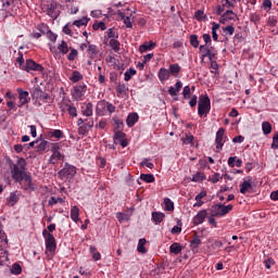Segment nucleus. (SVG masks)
I'll return each instance as SVG.
<instances>
[{
    "instance_id": "b1692460",
    "label": "nucleus",
    "mask_w": 278,
    "mask_h": 278,
    "mask_svg": "<svg viewBox=\"0 0 278 278\" xmlns=\"http://www.w3.org/2000/svg\"><path fill=\"white\" fill-rule=\"evenodd\" d=\"M181 251H182V248L180 243L175 242L169 247V253H172L173 255H179Z\"/></svg>"
},
{
    "instance_id": "cd10ccee",
    "label": "nucleus",
    "mask_w": 278,
    "mask_h": 278,
    "mask_svg": "<svg viewBox=\"0 0 278 278\" xmlns=\"http://www.w3.org/2000/svg\"><path fill=\"white\" fill-rule=\"evenodd\" d=\"M166 215H164V213H159V212H153L152 213V220L156 224L160 225V223H162V220H164Z\"/></svg>"
},
{
    "instance_id": "7ed1b4c3",
    "label": "nucleus",
    "mask_w": 278,
    "mask_h": 278,
    "mask_svg": "<svg viewBox=\"0 0 278 278\" xmlns=\"http://www.w3.org/2000/svg\"><path fill=\"white\" fill-rule=\"evenodd\" d=\"M42 236L46 241V253H55V249H58V244L55 243V237L53 233L49 232V230L43 229Z\"/></svg>"
},
{
    "instance_id": "13d9d810",
    "label": "nucleus",
    "mask_w": 278,
    "mask_h": 278,
    "mask_svg": "<svg viewBox=\"0 0 278 278\" xmlns=\"http://www.w3.org/2000/svg\"><path fill=\"white\" fill-rule=\"evenodd\" d=\"M125 138V132L123 131H116L114 135V141L115 142H121Z\"/></svg>"
},
{
    "instance_id": "864d4df0",
    "label": "nucleus",
    "mask_w": 278,
    "mask_h": 278,
    "mask_svg": "<svg viewBox=\"0 0 278 278\" xmlns=\"http://www.w3.org/2000/svg\"><path fill=\"white\" fill-rule=\"evenodd\" d=\"M11 273L13 275H21V273H23V268H21L18 263H14L13 266H12Z\"/></svg>"
},
{
    "instance_id": "49530a36",
    "label": "nucleus",
    "mask_w": 278,
    "mask_h": 278,
    "mask_svg": "<svg viewBox=\"0 0 278 278\" xmlns=\"http://www.w3.org/2000/svg\"><path fill=\"white\" fill-rule=\"evenodd\" d=\"M194 18H197V21H206L207 15H205V12H203L202 10H198L194 13Z\"/></svg>"
},
{
    "instance_id": "ddd939ff",
    "label": "nucleus",
    "mask_w": 278,
    "mask_h": 278,
    "mask_svg": "<svg viewBox=\"0 0 278 278\" xmlns=\"http://www.w3.org/2000/svg\"><path fill=\"white\" fill-rule=\"evenodd\" d=\"M17 92L20 99V104H17V106L23 108V105H27V103H29V92L23 89H17Z\"/></svg>"
},
{
    "instance_id": "e433bc0d",
    "label": "nucleus",
    "mask_w": 278,
    "mask_h": 278,
    "mask_svg": "<svg viewBox=\"0 0 278 278\" xmlns=\"http://www.w3.org/2000/svg\"><path fill=\"white\" fill-rule=\"evenodd\" d=\"M90 21V18L88 17H83L80 20H76L73 22V25H75L76 27H84L86 25H88V22Z\"/></svg>"
},
{
    "instance_id": "f257e3e1",
    "label": "nucleus",
    "mask_w": 278,
    "mask_h": 278,
    "mask_svg": "<svg viewBox=\"0 0 278 278\" xmlns=\"http://www.w3.org/2000/svg\"><path fill=\"white\" fill-rule=\"evenodd\" d=\"M25 166H27V162L25 161V159H18L16 164H13V166H11L12 177L15 181H18V184H21V181L23 180L26 181L28 188H30V190H34V184H31V176L27 174V172H25Z\"/></svg>"
},
{
    "instance_id": "e2e57ef3",
    "label": "nucleus",
    "mask_w": 278,
    "mask_h": 278,
    "mask_svg": "<svg viewBox=\"0 0 278 278\" xmlns=\"http://www.w3.org/2000/svg\"><path fill=\"white\" fill-rule=\"evenodd\" d=\"M265 268L270 269L271 266H275V260L273 258H266L264 261Z\"/></svg>"
},
{
    "instance_id": "79ce46f5",
    "label": "nucleus",
    "mask_w": 278,
    "mask_h": 278,
    "mask_svg": "<svg viewBox=\"0 0 278 278\" xmlns=\"http://www.w3.org/2000/svg\"><path fill=\"white\" fill-rule=\"evenodd\" d=\"M50 138H56L60 140L61 138H64V132L60 129H54L49 134Z\"/></svg>"
},
{
    "instance_id": "c03bdc74",
    "label": "nucleus",
    "mask_w": 278,
    "mask_h": 278,
    "mask_svg": "<svg viewBox=\"0 0 278 278\" xmlns=\"http://www.w3.org/2000/svg\"><path fill=\"white\" fill-rule=\"evenodd\" d=\"M164 203L166 212H173V210H175V204L173 203V201H170V199L165 198Z\"/></svg>"
},
{
    "instance_id": "5fc2aeb1",
    "label": "nucleus",
    "mask_w": 278,
    "mask_h": 278,
    "mask_svg": "<svg viewBox=\"0 0 278 278\" xmlns=\"http://www.w3.org/2000/svg\"><path fill=\"white\" fill-rule=\"evenodd\" d=\"M223 176H220L219 173H215L211 178H210V182L211 184H218V181H222Z\"/></svg>"
},
{
    "instance_id": "20e7f679",
    "label": "nucleus",
    "mask_w": 278,
    "mask_h": 278,
    "mask_svg": "<svg viewBox=\"0 0 278 278\" xmlns=\"http://www.w3.org/2000/svg\"><path fill=\"white\" fill-rule=\"evenodd\" d=\"M51 156L48 160V164H58V162H64L65 155L60 152V143H53L51 147Z\"/></svg>"
},
{
    "instance_id": "a18cd8bd",
    "label": "nucleus",
    "mask_w": 278,
    "mask_h": 278,
    "mask_svg": "<svg viewBox=\"0 0 278 278\" xmlns=\"http://www.w3.org/2000/svg\"><path fill=\"white\" fill-rule=\"evenodd\" d=\"M134 75H136V70L130 67L124 74L125 81H129L131 79V77H134Z\"/></svg>"
},
{
    "instance_id": "a878e982",
    "label": "nucleus",
    "mask_w": 278,
    "mask_h": 278,
    "mask_svg": "<svg viewBox=\"0 0 278 278\" xmlns=\"http://www.w3.org/2000/svg\"><path fill=\"white\" fill-rule=\"evenodd\" d=\"M81 79H84V75H81L79 71H74L70 77V81L73 84H77V81H81Z\"/></svg>"
},
{
    "instance_id": "c756f323",
    "label": "nucleus",
    "mask_w": 278,
    "mask_h": 278,
    "mask_svg": "<svg viewBox=\"0 0 278 278\" xmlns=\"http://www.w3.org/2000/svg\"><path fill=\"white\" fill-rule=\"evenodd\" d=\"M109 46H110L111 49H113V51H115L116 53H118V52L121 51V42H119L117 39H110Z\"/></svg>"
},
{
    "instance_id": "de8ad7c7",
    "label": "nucleus",
    "mask_w": 278,
    "mask_h": 278,
    "mask_svg": "<svg viewBox=\"0 0 278 278\" xmlns=\"http://www.w3.org/2000/svg\"><path fill=\"white\" fill-rule=\"evenodd\" d=\"M204 179H205V174L198 172L192 176L191 181L199 182V181H204Z\"/></svg>"
},
{
    "instance_id": "1a4fd4ad",
    "label": "nucleus",
    "mask_w": 278,
    "mask_h": 278,
    "mask_svg": "<svg viewBox=\"0 0 278 278\" xmlns=\"http://www.w3.org/2000/svg\"><path fill=\"white\" fill-rule=\"evenodd\" d=\"M22 71H26V73H31V71L42 73V71H45V67L41 64L36 63V61L28 59L22 67Z\"/></svg>"
},
{
    "instance_id": "603ef678",
    "label": "nucleus",
    "mask_w": 278,
    "mask_h": 278,
    "mask_svg": "<svg viewBox=\"0 0 278 278\" xmlns=\"http://www.w3.org/2000/svg\"><path fill=\"white\" fill-rule=\"evenodd\" d=\"M223 31H224L225 36H233L236 28L233 26L229 25V26L224 27Z\"/></svg>"
},
{
    "instance_id": "f03ea898",
    "label": "nucleus",
    "mask_w": 278,
    "mask_h": 278,
    "mask_svg": "<svg viewBox=\"0 0 278 278\" xmlns=\"http://www.w3.org/2000/svg\"><path fill=\"white\" fill-rule=\"evenodd\" d=\"M211 110H212V102L210 100V96L201 94L198 102V114L200 118L207 116Z\"/></svg>"
},
{
    "instance_id": "9b49d317",
    "label": "nucleus",
    "mask_w": 278,
    "mask_h": 278,
    "mask_svg": "<svg viewBox=\"0 0 278 278\" xmlns=\"http://www.w3.org/2000/svg\"><path fill=\"white\" fill-rule=\"evenodd\" d=\"M205 218H207V210H201L198 214L193 217V225H203L205 223Z\"/></svg>"
},
{
    "instance_id": "6ab92c4d",
    "label": "nucleus",
    "mask_w": 278,
    "mask_h": 278,
    "mask_svg": "<svg viewBox=\"0 0 278 278\" xmlns=\"http://www.w3.org/2000/svg\"><path fill=\"white\" fill-rule=\"evenodd\" d=\"M152 49H155V42L153 41L144 42L139 47L140 53H147V51H152Z\"/></svg>"
},
{
    "instance_id": "f3484780",
    "label": "nucleus",
    "mask_w": 278,
    "mask_h": 278,
    "mask_svg": "<svg viewBox=\"0 0 278 278\" xmlns=\"http://www.w3.org/2000/svg\"><path fill=\"white\" fill-rule=\"evenodd\" d=\"M159 79H160V81H166V80L170 79V72H168V70L166 67H162L159 71Z\"/></svg>"
},
{
    "instance_id": "c9c22d12",
    "label": "nucleus",
    "mask_w": 278,
    "mask_h": 278,
    "mask_svg": "<svg viewBox=\"0 0 278 278\" xmlns=\"http://www.w3.org/2000/svg\"><path fill=\"white\" fill-rule=\"evenodd\" d=\"M92 29L94 31H98V29H101L102 31H105L108 29V26L105 25V22H96L92 25Z\"/></svg>"
},
{
    "instance_id": "aec40b11",
    "label": "nucleus",
    "mask_w": 278,
    "mask_h": 278,
    "mask_svg": "<svg viewBox=\"0 0 278 278\" xmlns=\"http://www.w3.org/2000/svg\"><path fill=\"white\" fill-rule=\"evenodd\" d=\"M138 118H139L138 113H130L126 118V125H128L129 127H134Z\"/></svg>"
},
{
    "instance_id": "ea45409f",
    "label": "nucleus",
    "mask_w": 278,
    "mask_h": 278,
    "mask_svg": "<svg viewBox=\"0 0 278 278\" xmlns=\"http://www.w3.org/2000/svg\"><path fill=\"white\" fill-rule=\"evenodd\" d=\"M49 144V141L43 140L41 141L37 147H36V151L37 153H45V151H47V146Z\"/></svg>"
},
{
    "instance_id": "0eeeda50",
    "label": "nucleus",
    "mask_w": 278,
    "mask_h": 278,
    "mask_svg": "<svg viewBox=\"0 0 278 278\" xmlns=\"http://www.w3.org/2000/svg\"><path fill=\"white\" fill-rule=\"evenodd\" d=\"M74 175H77V167L68 163H65L64 167L58 173L61 179H73Z\"/></svg>"
},
{
    "instance_id": "58836bf2",
    "label": "nucleus",
    "mask_w": 278,
    "mask_h": 278,
    "mask_svg": "<svg viewBox=\"0 0 278 278\" xmlns=\"http://www.w3.org/2000/svg\"><path fill=\"white\" fill-rule=\"evenodd\" d=\"M147 244V239H139L137 251L138 253H147V248L144 245Z\"/></svg>"
},
{
    "instance_id": "412c9836",
    "label": "nucleus",
    "mask_w": 278,
    "mask_h": 278,
    "mask_svg": "<svg viewBox=\"0 0 278 278\" xmlns=\"http://www.w3.org/2000/svg\"><path fill=\"white\" fill-rule=\"evenodd\" d=\"M66 111L68 112L72 118H77V108L73 103H65Z\"/></svg>"
},
{
    "instance_id": "f704fd0d",
    "label": "nucleus",
    "mask_w": 278,
    "mask_h": 278,
    "mask_svg": "<svg viewBox=\"0 0 278 278\" xmlns=\"http://www.w3.org/2000/svg\"><path fill=\"white\" fill-rule=\"evenodd\" d=\"M89 252L91 253L92 260H93L94 262H99V260H101V253H99V252L97 251V248H94L93 245H91V247L89 248Z\"/></svg>"
},
{
    "instance_id": "338daca9",
    "label": "nucleus",
    "mask_w": 278,
    "mask_h": 278,
    "mask_svg": "<svg viewBox=\"0 0 278 278\" xmlns=\"http://www.w3.org/2000/svg\"><path fill=\"white\" fill-rule=\"evenodd\" d=\"M47 36H48L49 40H51V42H55V40H58V35H55L51 30H48Z\"/></svg>"
},
{
    "instance_id": "6e6d98bb",
    "label": "nucleus",
    "mask_w": 278,
    "mask_h": 278,
    "mask_svg": "<svg viewBox=\"0 0 278 278\" xmlns=\"http://www.w3.org/2000/svg\"><path fill=\"white\" fill-rule=\"evenodd\" d=\"M190 86H185L182 89V99L186 101L187 99H190Z\"/></svg>"
},
{
    "instance_id": "680f3d73",
    "label": "nucleus",
    "mask_w": 278,
    "mask_h": 278,
    "mask_svg": "<svg viewBox=\"0 0 278 278\" xmlns=\"http://www.w3.org/2000/svg\"><path fill=\"white\" fill-rule=\"evenodd\" d=\"M140 166H147V168H154L155 165H153L152 162H149V159H143V161L140 163Z\"/></svg>"
},
{
    "instance_id": "7c9ffc66",
    "label": "nucleus",
    "mask_w": 278,
    "mask_h": 278,
    "mask_svg": "<svg viewBox=\"0 0 278 278\" xmlns=\"http://www.w3.org/2000/svg\"><path fill=\"white\" fill-rule=\"evenodd\" d=\"M140 179L141 181H146V184H153L155 176H153V174H141Z\"/></svg>"
},
{
    "instance_id": "a19ab883",
    "label": "nucleus",
    "mask_w": 278,
    "mask_h": 278,
    "mask_svg": "<svg viewBox=\"0 0 278 278\" xmlns=\"http://www.w3.org/2000/svg\"><path fill=\"white\" fill-rule=\"evenodd\" d=\"M77 55H79V52L77 51V49L71 48V52L67 55V60L70 62H75V60L77 59Z\"/></svg>"
},
{
    "instance_id": "72a5a7b5",
    "label": "nucleus",
    "mask_w": 278,
    "mask_h": 278,
    "mask_svg": "<svg viewBox=\"0 0 278 278\" xmlns=\"http://www.w3.org/2000/svg\"><path fill=\"white\" fill-rule=\"evenodd\" d=\"M252 188L251 185V180H244L241 185H240V192L241 194H247V191Z\"/></svg>"
},
{
    "instance_id": "423d86ee",
    "label": "nucleus",
    "mask_w": 278,
    "mask_h": 278,
    "mask_svg": "<svg viewBox=\"0 0 278 278\" xmlns=\"http://www.w3.org/2000/svg\"><path fill=\"white\" fill-rule=\"evenodd\" d=\"M233 210V205L228 204V205H223L222 203L215 204L211 207V214L212 216H227L229 212Z\"/></svg>"
},
{
    "instance_id": "c85d7f7f",
    "label": "nucleus",
    "mask_w": 278,
    "mask_h": 278,
    "mask_svg": "<svg viewBox=\"0 0 278 278\" xmlns=\"http://www.w3.org/2000/svg\"><path fill=\"white\" fill-rule=\"evenodd\" d=\"M71 218L74 220V223L79 220V207L77 205L71 208Z\"/></svg>"
},
{
    "instance_id": "dca6fc26",
    "label": "nucleus",
    "mask_w": 278,
    "mask_h": 278,
    "mask_svg": "<svg viewBox=\"0 0 278 278\" xmlns=\"http://www.w3.org/2000/svg\"><path fill=\"white\" fill-rule=\"evenodd\" d=\"M181 88H184V84L181 83V80H178L175 84V87L172 86L168 88V94H170V97H177V92H179Z\"/></svg>"
},
{
    "instance_id": "5701e85b",
    "label": "nucleus",
    "mask_w": 278,
    "mask_h": 278,
    "mask_svg": "<svg viewBox=\"0 0 278 278\" xmlns=\"http://www.w3.org/2000/svg\"><path fill=\"white\" fill-rule=\"evenodd\" d=\"M17 203H18V195L16 194V192H12L10 197L7 199V204L9 205V207H14V205Z\"/></svg>"
},
{
    "instance_id": "393cba45",
    "label": "nucleus",
    "mask_w": 278,
    "mask_h": 278,
    "mask_svg": "<svg viewBox=\"0 0 278 278\" xmlns=\"http://www.w3.org/2000/svg\"><path fill=\"white\" fill-rule=\"evenodd\" d=\"M58 51L61 55H66L68 53V43L66 41L62 40L61 43L58 46Z\"/></svg>"
},
{
    "instance_id": "0e129e2a",
    "label": "nucleus",
    "mask_w": 278,
    "mask_h": 278,
    "mask_svg": "<svg viewBox=\"0 0 278 278\" xmlns=\"http://www.w3.org/2000/svg\"><path fill=\"white\" fill-rule=\"evenodd\" d=\"M106 112H109L110 114H114V112H116V106L106 101Z\"/></svg>"
},
{
    "instance_id": "f8f14e48",
    "label": "nucleus",
    "mask_w": 278,
    "mask_h": 278,
    "mask_svg": "<svg viewBox=\"0 0 278 278\" xmlns=\"http://www.w3.org/2000/svg\"><path fill=\"white\" fill-rule=\"evenodd\" d=\"M223 138H225V128H219L216 132V138H215V143H216V149L220 151L225 143L223 142Z\"/></svg>"
},
{
    "instance_id": "4c0bfd02",
    "label": "nucleus",
    "mask_w": 278,
    "mask_h": 278,
    "mask_svg": "<svg viewBox=\"0 0 278 278\" xmlns=\"http://www.w3.org/2000/svg\"><path fill=\"white\" fill-rule=\"evenodd\" d=\"M55 10H56V7L54 3H51L50 5H48L47 8L48 16H51L52 18H58V15H55Z\"/></svg>"
},
{
    "instance_id": "774afa93",
    "label": "nucleus",
    "mask_w": 278,
    "mask_h": 278,
    "mask_svg": "<svg viewBox=\"0 0 278 278\" xmlns=\"http://www.w3.org/2000/svg\"><path fill=\"white\" fill-rule=\"evenodd\" d=\"M124 24L126 25V27L128 29H131V27H134V25L131 24V20L129 16H126L125 20H124Z\"/></svg>"
},
{
    "instance_id": "2f4dec72",
    "label": "nucleus",
    "mask_w": 278,
    "mask_h": 278,
    "mask_svg": "<svg viewBox=\"0 0 278 278\" xmlns=\"http://www.w3.org/2000/svg\"><path fill=\"white\" fill-rule=\"evenodd\" d=\"M211 47H212V45H202V46H200L199 49H200V53H202V55H201L202 62H203V60H205L206 54L208 53Z\"/></svg>"
},
{
    "instance_id": "8fccbe9b",
    "label": "nucleus",
    "mask_w": 278,
    "mask_h": 278,
    "mask_svg": "<svg viewBox=\"0 0 278 278\" xmlns=\"http://www.w3.org/2000/svg\"><path fill=\"white\" fill-rule=\"evenodd\" d=\"M115 90L117 92V94H125V92H127V85L125 84H118L116 87H115Z\"/></svg>"
},
{
    "instance_id": "4be33fe9",
    "label": "nucleus",
    "mask_w": 278,
    "mask_h": 278,
    "mask_svg": "<svg viewBox=\"0 0 278 278\" xmlns=\"http://www.w3.org/2000/svg\"><path fill=\"white\" fill-rule=\"evenodd\" d=\"M168 72H169V75H173V77H177V75L181 73V66H179V64L177 63L170 64Z\"/></svg>"
},
{
    "instance_id": "3c124183",
    "label": "nucleus",
    "mask_w": 278,
    "mask_h": 278,
    "mask_svg": "<svg viewBox=\"0 0 278 278\" xmlns=\"http://www.w3.org/2000/svg\"><path fill=\"white\" fill-rule=\"evenodd\" d=\"M190 45H191V47H193L194 49H199V36H197V35H191V36H190Z\"/></svg>"
},
{
    "instance_id": "bf43d9fd",
    "label": "nucleus",
    "mask_w": 278,
    "mask_h": 278,
    "mask_svg": "<svg viewBox=\"0 0 278 278\" xmlns=\"http://www.w3.org/2000/svg\"><path fill=\"white\" fill-rule=\"evenodd\" d=\"M16 62H17V64H20V68L23 70V67L25 66V59H23V52H18Z\"/></svg>"
},
{
    "instance_id": "4468645a",
    "label": "nucleus",
    "mask_w": 278,
    "mask_h": 278,
    "mask_svg": "<svg viewBox=\"0 0 278 278\" xmlns=\"http://www.w3.org/2000/svg\"><path fill=\"white\" fill-rule=\"evenodd\" d=\"M96 112L98 116H105V114H108L105 100L99 101L97 103Z\"/></svg>"
},
{
    "instance_id": "2eb2a0df",
    "label": "nucleus",
    "mask_w": 278,
    "mask_h": 278,
    "mask_svg": "<svg viewBox=\"0 0 278 278\" xmlns=\"http://www.w3.org/2000/svg\"><path fill=\"white\" fill-rule=\"evenodd\" d=\"M87 53L91 60H97V58H99V48L94 45H89Z\"/></svg>"
},
{
    "instance_id": "9d476101",
    "label": "nucleus",
    "mask_w": 278,
    "mask_h": 278,
    "mask_svg": "<svg viewBox=\"0 0 278 278\" xmlns=\"http://www.w3.org/2000/svg\"><path fill=\"white\" fill-rule=\"evenodd\" d=\"M31 97L33 99H39L40 101H45V103H49V99H51V96L42 91V89L38 86L33 89Z\"/></svg>"
},
{
    "instance_id": "052dcab7",
    "label": "nucleus",
    "mask_w": 278,
    "mask_h": 278,
    "mask_svg": "<svg viewBox=\"0 0 278 278\" xmlns=\"http://www.w3.org/2000/svg\"><path fill=\"white\" fill-rule=\"evenodd\" d=\"M0 240H4L5 244H8V236H5V231H3V224L0 222Z\"/></svg>"
},
{
    "instance_id": "a211bd4d",
    "label": "nucleus",
    "mask_w": 278,
    "mask_h": 278,
    "mask_svg": "<svg viewBox=\"0 0 278 278\" xmlns=\"http://www.w3.org/2000/svg\"><path fill=\"white\" fill-rule=\"evenodd\" d=\"M201 238L199 236H195L191 241H190V249L193 253H197L199 247H201Z\"/></svg>"
},
{
    "instance_id": "09e8293b",
    "label": "nucleus",
    "mask_w": 278,
    "mask_h": 278,
    "mask_svg": "<svg viewBox=\"0 0 278 278\" xmlns=\"http://www.w3.org/2000/svg\"><path fill=\"white\" fill-rule=\"evenodd\" d=\"M83 116L90 117L92 116V103L88 102L86 105V110L83 111Z\"/></svg>"
},
{
    "instance_id": "bb28decb",
    "label": "nucleus",
    "mask_w": 278,
    "mask_h": 278,
    "mask_svg": "<svg viewBox=\"0 0 278 278\" xmlns=\"http://www.w3.org/2000/svg\"><path fill=\"white\" fill-rule=\"evenodd\" d=\"M233 16H236V13H233L232 10H228L222 15L219 23H225V21H233Z\"/></svg>"
},
{
    "instance_id": "37998d69",
    "label": "nucleus",
    "mask_w": 278,
    "mask_h": 278,
    "mask_svg": "<svg viewBox=\"0 0 278 278\" xmlns=\"http://www.w3.org/2000/svg\"><path fill=\"white\" fill-rule=\"evenodd\" d=\"M106 38L110 40H116V38H118V33L112 28H109L106 30Z\"/></svg>"
},
{
    "instance_id": "6e6552de",
    "label": "nucleus",
    "mask_w": 278,
    "mask_h": 278,
    "mask_svg": "<svg viewBox=\"0 0 278 278\" xmlns=\"http://www.w3.org/2000/svg\"><path fill=\"white\" fill-rule=\"evenodd\" d=\"M88 90V86L86 84H78L72 90V99L74 101H84V97H86V92Z\"/></svg>"
},
{
    "instance_id": "473e14b6",
    "label": "nucleus",
    "mask_w": 278,
    "mask_h": 278,
    "mask_svg": "<svg viewBox=\"0 0 278 278\" xmlns=\"http://www.w3.org/2000/svg\"><path fill=\"white\" fill-rule=\"evenodd\" d=\"M262 130L265 136H268V134H270V131H273V125H270V122H263Z\"/></svg>"
},
{
    "instance_id": "39448f33",
    "label": "nucleus",
    "mask_w": 278,
    "mask_h": 278,
    "mask_svg": "<svg viewBox=\"0 0 278 278\" xmlns=\"http://www.w3.org/2000/svg\"><path fill=\"white\" fill-rule=\"evenodd\" d=\"M77 126H78V135L79 136H86L92 127H94V121L93 119H84L78 118L77 119Z\"/></svg>"
},
{
    "instance_id": "4d7b16f0",
    "label": "nucleus",
    "mask_w": 278,
    "mask_h": 278,
    "mask_svg": "<svg viewBox=\"0 0 278 278\" xmlns=\"http://www.w3.org/2000/svg\"><path fill=\"white\" fill-rule=\"evenodd\" d=\"M193 141H194V136H192V135H186V138H182L184 144L192 146V144H194Z\"/></svg>"
},
{
    "instance_id": "69168bd1",
    "label": "nucleus",
    "mask_w": 278,
    "mask_h": 278,
    "mask_svg": "<svg viewBox=\"0 0 278 278\" xmlns=\"http://www.w3.org/2000/svg\"><path fill=\"white\" fill-rule=\"evenodd\" d=\"M198 99L199 98L197 97V94L191 96L190 101H189L190 108H197Z\"/></svg>"
}]
</instances>
